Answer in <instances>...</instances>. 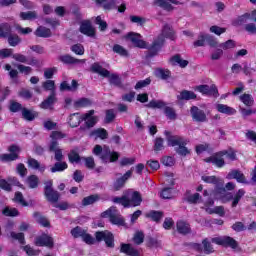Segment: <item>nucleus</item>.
<instances>
[{
	"label": "nucleus",
	"instance_id": "423d86ee",
	"mask_svg": "<svg viewBox=\"0 0 256 256\" xmlns=\"http://www.w3.org/2000/svg\"><path fill=\"white\" fill-rule=\"evenodd\" d=\"M212 243L222 245V247H230V249H239V242L231 236H220L212 238Z\"/></svg>",
	"mask_w": 256,
	"mask_h": 256
},
{
	"label": "nucleus",
	"instance_id": "6e6552de",
	"mask_svg": "<svg viewBox=\"0 0 256 256\" xmlns=\"http://www.w3.org/2000/svg\"><path fill=\"white\" fill-rule=\"evenodd\" d=\"M44 195L50 203H57L61 194L57 190L53 189V181L45 182Z\"/></svg>",
	"mask_w": 256,
	"mask_h": 256
},
{
	"label": "nucleus",
	"instance_id": "ddd939ff",
	"mask_svg": "<svg viewBox=\"0 0 256 256\" xmlns=\"http://www.w3.org/2000/svg\"><path fill=\"white\" fill-rule=\"evenodd\" d=\"M197 91L202 95H207L208 97H219V90L215 84L209 85H199L196 87Z\"/></svg>",
	"mask_w": 256,
	"mask_h": 256
},
{
	"label": "nucleus",
	"instance_id": "3c124183",
	"mask_svg": "<svg viewBox=\"0 0 256 256\" xmlns=\"http://www.w3.org/2000/svg\"><path fill=\"white\" fill-rule=\"evenodd\" d=\"M207 44L206 42V34L201 32L198 35V38L196 41L193 42V46L194 47H205V45Z\"/></svg>",
	"mask_w": 256,
	"mask_h": 256
},
{
	"label": "nucleus",
	"instance_id": "cd10ccee",
	"mask_svg": "<svg viewBox=\"0 0 256 256\" xmlns=\"http://www.w3.org/2000/svg\"><path fill=\"white\" fill-rule=\"evenodd\" d=\"M178 101H191L192 99H197V94L193 91L183 90L177 96Z\"/></svg>",
	"mask_w": 256,
	"mask_h": 256
},
{
	"label": "nucleus",
	"instance_id": "774afa93",
	"mask_svg": "<svg viewBox=\"0 0 256 256\" xmlns=\"http://www.w3.org/2000/svg\"><path fill=\"white\" fill-rule=\"evenodd\" d=\"M12 59H14V61H17L18 63H27V56L21 53L13 54L12 52Z\"/></svg>",
	"mask_w": 256,
	"mask_h": 256
},
{
	"label": "nucleus",
	"instance_id": "69168bd1",
	"mask_svg": "<svg viewBox=\"0 0 256 256\" xmlns=\"http://www.w3.org/2000/svg\"><path fill=\"white\" fill-rule=\"evenodd\" d=\"M116 114L115 110L109 109L106 110L105 123H112L115 120Z\"/></svg>",
	"mask_w": 256,
	"mask_h": 256
},
{
	"label": "nucleus",
	"instance_id": "bf43d9fd",
	"mask_svg": "<svg viewBox=\"0 0 256 256\" xmlns=\"http://www.w3.org/2000/svg\"><path fill=\"white\" fill-rule=\"evenodd\" d=\"M95 23L99 26L100 31H107L108 24L101 18V16L96 17Z\"/></svg>",
	"mask_w": 256,
	"mask_h": 256
},
{
	"label": "nucleus",
	"instance_id": "9b49d317",
	"mask_svg": "<svg viewBox=\"0 0 256 256\" xmlns=\"http://www.w3.org/2000/svg\"><path fill=\"white\" fill-rule=\"evenodd\" d=\"M190 114L192 117V121H195L196 123H207L209 121L205 111L197 106H192L190 108Z\"/></svg>",
	"mask_w": 256,
	"mask_h": 256
},
{
	"label": "nucleus",
	"instance_id": "de8ad7c7",
	"mask_svg": "<svg viewBox=\"0 0 256 256\" xmlns=\"http://www.w3.org/2000/svg\"><path fill=\"white\" fill-rule=\"evenodd\" d=\"M166 104L163 100H152L148 104H146V107L149 109H163Z\"/></svg>",
	"mask_w": 256,
	"mask_h": 256
},
{
	"label": "nucleus",
	"instance_id": "49530a36",
	"mask_svg": "<svg viewBox=\"0 0 256 256\" xmlns=\"http://www.w3.org/2000/svg\"><path fill=\"white\" fill-rule=\"evenodd\" d=\"M13 201L14 203H18L19 205H22V207H27L29 205V203H27V201L25 200L23 193L21 192H15Z\"/></svg>",
	"mask_w": 256,
	"mask_h": 256
},
{
	"label": "nucleus",
	"instance_id": "6ab92c4d",
	"mask_svg": "<svg viewBox=\"0 0 256 256\" xmlns=\"http://www.w3.org/2000/svg\"><path fill=\"white\" fill-rule=\"evenodd\" d=\"M80 33L86 35L87 37H95V28L91 24V21L86 20L81 23L79 28Z\"/></svg>",
	"mask_w": 256,
	"mask_h": 256
},
{
	"label": "nucleus",
	"instance_id": "412c9836",
	"mask_svg": "<svg viewBox=\"0 0 256 256\" xmlns=\"http://www.w3.org/2000/svg\"><path fill=\"white\" fill-rule=\"evenodd\" d=\"M57 102V94H50L46 99H44L40 104V109H53V105Z\"/></svg>",
	"mask_w": 256,
	"mask_h": 256
},
{
	"label": "nucleus",
	"instance_id": "a211bd4d",
	"mask_svg": "<svg viewBox=\"0 0 256 256\" xmlns=\"http://www.w3.org/2000/svg\"><path fill=\"white\" fill-rule=\"evenodd\" d=\"M171 3H173V5H183V2L177 0H154V5L161 7L164 11H173L174 7Z\"/></svg>",
	"mask_w": 256,
	"mask_h": 256
},
{
	"label": "nucleus",
	"instance_id": "2eb2a0df",
	"mask_svg": "<svg viewBox=\"0 0 256 256\" xmlns=\"http://www.w3.org/2000/svg\"><path fill=\"white\" fill-rule=\"evenodd\" d=\"M48 151L50 153H54L55 161H63L65 156H63V150L59 148V142L57 140H51Z\"/></svg>",
	"mask_w": 256,
	"mask_h": 256
},
{
	"label": "nucleus",
	"instance_id": "09e8293b",
	"mask_svg": "<svg viewBox=\"0 0 256 256\" xmlns=\"http://www.w3.org/2000/svg\"><path fill=\"white\" fill-rule=\"evenodd\" d=\"M112 51H114V53H117V55H120L121 57H129V52L127 51V49L119 44H115L112 48Z\"/></svg>",
	"mask_w": 256,
	"mask_h": 256
},
{
	"label": "nucleus",
	"instance_id": "ea45409f",
	"mask_svg": "<svg viewBox=\"0 0 256 256\" xmlns=\"http://www.w3.org/2000/svg\"><path fill=\"white\" fill-rule=\"evenodd\" d=\"M245 197V190L239 189L234 196H232L231 207L235 208L239 205V201Z\"/></svg>",
	"mask_w": 256,
	"mask_h": 256
},
{
	"label": "nucleus",
	"instance_id": "c9c22d12",
	"mask_svg": "<svg viewBox=\"0 0 256 256\" xmlns=\"http://www.w3.org/2000/svg\"><path fill=\"white\" fill-rule=\"evenodd\" d=\"M216 109L219 113H224L225 115H235L237 113L235 108H231L225 104H217Z\"/></svg>",
	"mask_w": 256,
	"mask_h": 256
},
{
	"label": "nucleus",
	"instance_id": "c03bdc74",
	"mask_svg": "<svg viewBox=\"0 0 256 256\" xmlns=\"http://www.w3.org/2000/svg\"><path fill=\"white\" fill-rule=\"evenodd\" d=\"M26 183L30 189H37L39 187V177H37V175H30Z\"/></svg>",
	"mask_w": 256,
	"mask_h": 256
},
{
	"label": "nucleus",
	"instance_id": "c85d7f7f",
	"mask_svg": "<svg viewBox=\"0 0 256 256\" xmlns=\"http://www.w3.org/2000/svg\"><path fill=\"white\" fill-rule=\"evenodd\" d=\"M164 216L165 214L162 211H156V210H151L146 214V217L148 219H151L155 223H161V219H163Z\"/></svg>",
	"mask_w": 256,
	"mask_h": 256
},
{
	"label": "nucleus",
	"instance_id": "c756f323",
	"mask_svg": "<svg viewBox=\"0 0 256 256\" xmlns=\"http://www.w3.org/2000/svg\"><path fill=\"white\" fill-rule=\"evenodd\" d=\"M34 35H36V37H42L44 39H47L49 37H51L52 32L51 29L44 27V26H39L36 31L34 32Z\"/></svg>",
	"mask_w": 256,
	"mask_h": 256
},
{
	"label": "nucleus",
	"instance_id": "e433bc0d",
	"mask_svg": "<svg viewBox=\"0 0 256 256\" xmlns=\"http://www.w3.org/2000/svg\"><path fill=\"white\" fill-rule=\"evenodd\" d=\"M33 217L36 219V222H38V224L41 225L42 227H51V223L49 222V219L41 215V213L35 212L33 214Z\"/></svg>",
	"mask_w": 256,
	"mask_h": 256
},
{
	"label": "nucleus",
	"instance_id": "0eeeda50",
	"mask_svg": "<svg viewBox=\"0 0 256 256\" xmlns=\"http://www.w3.org/2000/svg\"><path fill=\"white\" fill-rule=\"evenodd\" d=\"M96 241L98 243H101V241H105L106 246L110 249H113L115 247V236H113V233L109 231H97L95 233Z\"/></svg>",
	"mask_w": 256,
	"mask_h": 256
},
{
	"label": "nucleus",
	"instance_id": "39448f33",
	"mask_svg": "<svg viewBox=\"0 0 256 256\" xmlns=\"http://www.w3.org/2000/svg\"><path fill=\"white\" fill-rule=\"evenodd\" d=\"M163 45H165V38H163V35H158L150 46H146V49H148L147 57H157L159 51L163 49Z\"/></svg>",
	"mask_w": 256,
	"mask_h": 256
},
{
	"label": "nucleus",
	"instance_id": "473e14b6",
	"mask_svg": "<svg viewBox=\"0 0 256 256\" xmlns=\"http://www.w3.org/2000/svg\"><path fill=\"white\" fill-rule=\"evenodd\" d=\"M22 117L25 119V121H35L37 117H39V113L36 111H31L27 108L22 109Z\"/></svg>",
	"mask_w": 256,
	"mask_h": 256
},
{
	"label": "nucleus",
	"instance_id": "79ce46f5",
	"mask_svg": "<svg viewBox=\"0 0 256 256\" xmlns=\"http://www.w3.org/2000/svg\"><path fill=\"white\" fill-rule=\"evenodd\" d=\"M155 76L159 79H163L164 81H167L169 77H171V71L163 68H158L155 70Z\"/></svg>",
	"mask_w": 256,
	"mask_h": 256
},
{
	"label": "nucleus",
	"instance_id": "f8f14e48",
	"mask_svg": "<svg viewBox=\"0 0 256 256\" xmlns=\"http://www.w3.org/2000/svg\"><path fill=\"white\" fill-rule=\"evenodd\" d=\"M225 155H227V150L220 151L209 158H206V163H212L218 168L225 167Z\"/></svg>",
	"mask_w": 256,
	"mask_h": 256
},
{
	"label": "nucleus",
	"instance_id": "13d9d810",
	"mask_svg": "<svg viewBox=\"0 0 256 256\" xmlns=\"http://www.w3.org/2000/svg\"><path fill=\"white\" fill-rule=\"evenodd\" d=\"M240 101H242V103H244V105H246L247 107H252V105L254 103L253 97H251V95H249V94L241 95Z\"/></svg>",
	"mask_w": 256,
	"mask_h": 256
},
{
	"label": "nucleus",
	"instance_id": "a19ab883",
	"mask_svg": "<svg viewBox=\"0 0 256 256\" xmlns=\"http://www.w3.org/2000/svg\"><path fill=\"white\" fill-rule=\"evenodd\" d=\"M97 5H102L103 9L111 11L115 9V0H95Z\"/></svg>",
	"mask_w": 256,
	"mask_h": 256
},
{
	"label": "nucleus",
	"instance_id": "5701e85b",
	"mask_svg": "<svg viewBox=\"0 0 256 256\" xmlns=\"http://www.w3.org/2000/svg\"><path fill=\"white\" fill-rule=\"evenodd\" d=\"M176 229L180 235H189V233H191V225L183 220L176 222Z\"/></svg>",
	"mask_w": 256,
	"mask_h": 256
},
{
	"label": "nucleus",
	"instance_id": "4be33fe9",
	"mask_svg": "<svg viewBox=\"0 0 256 256\" xmlns=\"http://www.w3.org/2000/svg\"><path fill=\"white\" fill-rule=\"evenodd\" d=\"M226 178L229 180L236 179L238 183H248L247 180L245 179V174H243V172L237 169L231 170L227 174Z\"/></svg>",
	"mask_w": 256,
	"mask_h": 256
},
{
	"label": "nucleus",
	"instance_id": "0e129e2a",
	"mask_svg": "<svg viewBox=\"0 0 256 256\" xmlns=\"http://www.w3.org/2000/svg\"><path fill=\"white\" fill-rule=\"evenodd\" d=\"M163 138L158 137L154 141V151L157 153L159 151H163L164 146H163Z\"/></svg>",
	"mask_w": 256,
	"mask_h": 256
},
{
	"label": "nucleus",
	"instance_id": "a18cd8bd",
	"mask_svg": "<svg viewBox=\"0 0 256 256\" xmlns=\"http://www.w3.org/2000/svg\"><path fill=\"white\" fill-rule=\"evenodd\" d=\"M20 19H22V21H33V19H37V12L36 11L21 12Z\"/></svg>",
	"mask_w": 256,
	"mask_h": 256
},
{
	"label": "nucleus",
	"instance_id": "e2e57ef3",
	"mask_svg": "<svg viewBox=\"0 0 256 256\" xmlns=\"http://www.w3.org/2000/svg\"><path fill=\"white\" fill-rule=\"evenodd\" d=\"M160 197L162 199H173L172 188H164L160 193Z\"/></svg>",
	"mask_w": 256,
	"mask_h": 256
},
{
	"label": "nucleus",
	"instance_id": "72a5a7b5",
	"mask_svg": "<svg viewBox=\"0 0 256 256\" xmlns=\"http://www.w3.org/2000/svg\"><path fill=\"white\" fill-rule=\"evenodd\" d=\"M81 159H83V158H81V156L79 155V150L78 149H72L68 153V161H69V163L79 164V163H81Z\"/></svg>",
	"mask_w": 256,
	"mask_h": 256
},
{
	"label": "nucleus",
	"instance_id": "a878e982",
	"mask_svg": "<svg viewBox=\"0 0 256 256\" xmlns=\"http://www.w3.org/2000/svg\"><path fill=\"white\" fill-rule=\"evenodd\" d=\"M163 39H171L172 41L175 40V31H173V28L169 26V24H165L162 28L161 34Z\"/></svg>",
	"mask_w": 256,
	"mask_h": 256
},
{
	"label": "nucleus",
	"instance_id": "aec40b11",
	"mask_svg": "<svg viewBox=\"0 0 256 256\" xmlns=\"http://www.w3.org/2000/svg\"><path fill=\"white\" fill-rule=\"evenodd\" d=\"M93 115H95V110H89L88 113L82 116L83 121H86V126L88 127V129H91V127H95V125L99 121V118Z\"/></svg>",
	"mask_w": 256,
	"mask_h": 256
},
{
	"label": "nucleus",
	"instance_id": "37998d69",
	"mask_svg": "<svg viewBox=\"0 0 256 256\" xmlns=\"http://www.w3.org/2000/svg\"><path fill=\"white\" fill-rule=\"evenodd\" d=\"M28 166L31 167V169L40 171L41 173L45 171V165H41L35 158L28 159Z\"/></svg>",
	"mask_w": 256,
	"mask_h": 256
},
{
	"label": "nucleus",
	"instance_id": "052dcab7",
	"mask_svg": "<svg viewBox=\"0 0 256 256\" xmlns=\"http://www.w3.org/2000/svg\"><path fill=\"white\" fill-rule=\"evenodd\" d=\"M202 181H204V183H210L212 185H217L219 183V178H217L216 176H207L204 175L201 177Z\"/></svg>",
	"mask_w": 256,
	"mask_h": 256
},
{
	"label": "nucleus",
	"instance_id": "338daca9",
	"mask_svg": "<svg viewBox=\"0 0 256 256\" xmlns=\"http://www.w3.org/2000/svg\"><path fill=\"white\" fill-rule=\"evenodd\" d=\"M206 43L209 47H217L219 45L217 39L211 36V34H206Z\"/></svg>",
	"mask_w": 256,
	"mask_h": 256
},
{
	"label": "nucleus",
	"instance_id": "2f4dec72",
	"mask_svg": "<svg viewBox=\"0 0 256 256\" xmlns=\"http://www.w3.org/2000/svg\"><path fill=\"white\" fill-rule=\"evenodd\" d=\"M170 63L173 66L179 65L182 69H185L187 65H189V61L183 60L180 55H175L172 58H170Z\"/></svg>",
	"mask_w": 256,
	"mask_h": 256
},
{
	"label": "nucleus",
	"instance_id": "4468645a",
	"mask_svg": "<svg viewBox=\"0 0 256 256\" xmlns=\"http://www.w3.org/2000/svg\"><path fill=\"white\" fill-rule=\"evenodd\" d=\"M127 39L131 41L134 47H138L139 49H147V42L142 39L141 34L130 32L127 34Z\"/></svg>",
	"mask_w": 256,
	"mask_h": 256
},
{
	"label": "nucleus",
	"instance_id": "603ef678",
	"mask_svg": "<svg viewBox=\"0 0 256 256\" xmlns=\"http://www.w3.org/2000/svg\"><path fill=\"white\" fill-rule=\"evenodd\" d=\"M164 113L168 119L171 121H175L177 119V113L175 112V109L169 106H165Z\"/></svg>",
	"mask_w": 256,
	"mask_h": 256
},
{
	"label": "nucleus",
	"instance_id": "7ed1b4c3",
	"mask_svg": "<svg viewBox=\"0 0 256 256\" xmlns=\"http://www.w3.org/2000/svg\"><path fill=\"white\" fill-rule=\"evenodd\" d=\"M91 71L93 73H98L102 77H108L110 85H114V87H121V77L118 74H111L109 70L103 68L99 63H94L91 66Z\"/></svg>",
	"mask_w": 256,
	"mask_h": 256
},
{
	"label": "nucleus",
	"instance_id": "f3484780",
	"mask_svg": "<svg viewBox=\"0 0 256 256\" xmlns=\"http://www.w3.org/2000/svg\"><path fill=\"white\" fill-rule=\"evenodd\" d=\"M134 169L135 168L132 167L123 176H121L120 178H118L114 182V189H115V191H119L120 189H123V187H125V183H127V180L131 179V175H133V170Z\"/></svg>",
	"mask_w": 256,
	"mask_h": 256
},
{
	"label": "nucleus",
	"instance_id": "7c9ffc66",
	"mask_svg": "<svg viewBox=\"0 0 256 256\" xmlns=\"http://www.w3.org/2000/svg\"><path fill=\"white\" fill-rule=\"evenodd\" d=\"M42 89L44 91H50V95H57V86L53 80H46L42 83Z\"/></svg>",
	"mask_w": 256,
	"mask_h": 256
},
{
	"label": "nucleus",
	"instance_id": "58836bf2",
	"mask_svg": "<svg viewBox=\"0 0 256 256\" xmlns=\"http://www.w3.org/2000/svg\"><path fill=\"white\" fill-rule=\"evenodd\" d=\"M82 121L83 116H81L79 113H73L70 115L69 125L70 127H79Z\"/></svg>",
	"mask_w": 256,
	"mask_h": 256
},
{
	"label": "nucleus",
	"instance_id": "f704fd0d",
	"mask_svg": "<svg viewBox=\"0 0 256 256\" xmlns=\"http://www.w3.org/2000/svg\"><path fill=\"white\" fill-rule=\"evenodd\" d=\"M100 200H101V196H99V194L90 195L82 199V206L87 207L89 205H93L97 203V201H100Z\"/></svg>",
	"mask_w": 256,
	"mask_h": 256
},
{
	"label": "nucleus",
	"instance_id": "f03ea898",
	"mask_svg": "<svg viewBox=\"0 0 256 256\" xmlns=\"http://www.w3.org/2000/svg\"><path fill=\"white\" fill-rule=\"evenodd\" d=\"M93 155L99 157L102 163H115L119 159V154L117 152H111V148L109 146L104 145H96L93 148Z\"/></svg>",
	"mask_w": 256,
	"mask_h": 256
},
{
	"label": "nucleus",
	"instance_id": "bb28decb",
	"mask_svg": "<svg viewBox=\"0 0 256 256\" xmlns=\"http://www.w3.org/2000/svg\"><path fill=\"white\" fill-rule=\"evenodd\" d=\"M69 165L67 162L61 160L54 163V165L50 168L51 173H63L65 169H67Z\"/></svg>",
	"mask_w": 256,
	"mask_h": 256
},
{
	"label": "nucleus",
	"instance_id": "864d4df0",
	"mask_svg": "<svg viewBox=\"0 0 256 256\" xmlns=\"http://www.w3.org/2000/svg\"><path fill=\"white\" fill-rule=\"evenodd\" d=\"M2 213L6 217H17V215H19V210H17V208L5 207Z\"/></svg>",
	"mask_w": 256,
	"mask_h": 256
},
{
	"label": "nucleus",
	"instance_id": "393cba45",
	"mask_svg": "<svg viewBox=\"0 0 256 256\" xmlns=\"http://www.w3.org/2000/svg\"><path fill=\"white\" fill-rule=\"evenodd\" d=\"M120 253H125L130 256H139V250L135 249L131 244L121 243Z\"/></svg>",
	"mask_w": 256,
	"mask_h": 256
},
{
	"label": "nucleus",
	"instance_id": "20e7f679",
	"mask_svg": "<svg viewBox=\"0 0 256 256\" xmlns=\"http://www.w3.org/2000/svg\"><path fill=\"white\" fill-rule=\"evenodd\" d=\"M101 217H109L112 225H125V219H123V216H121V213L115 206H112L102 212Z\"/></svg>",
	"mask_w": 256,
	"mask_h": 256
},
{
	"label": "nucleus",
	"instance_id": "9d476101",
	"mask_svg": "<svg viewBox=\"0 0 256 256\" xmlns=\"http://www.w3.org/2000/svg\"><path fill=\"white\" fill-rule=\"evenodd\" d=\"M143 203L141 193L134 191L126 194V209L129 207H139Z\"/></svg>",
	"mask_w": 256,
	"mask_h": 256
},
{
	"label": "nucleus",
	"instance_id": "f257e3e1",
	"mask_svg": "<svg viewBox=\"0 0 256 256\" xmlns=\"http://www.w3.org/2000/svg\"><path fill=\"white\" fill-rule=\"evenodd\" d=\"M164 135L166 137V141L168 143V147H175V152L181 157H187L191 153L189 148L186 145L189 143V139L179 136L173 135V133L165 130Z\"/></svg>",
	"mask_w": 256,
	"mask_h": 256
},
{
	"label": "nucleus",
	"instance_id": "b1692460",
	"mask_svg": "<svg viewBox=\"0 0 256 256\" xmlns=\"http://www.w3.org/2000/svg\"><path fill=\"white\" fill-rule=\"evenodd\" d=\"M58 61L64 63V65H77L78 63H83V60H79L69 54L58 56Z\"/></svg>",
	"mask_w": 256,
	"mask_h": 256
},
{
	"label": "nucleus",
	"instance_id": "6e6d98bb",
	"mask_svg": "<svg viewBox=\"0 0 256 256\" xmlns=\"http://www.w3.org/2000/svg\"><path fill=\"white\" fill-rule=\"evenodd\" d=\"M93 105V102L88 98H81L74 103L75 107H89Z\"/></svg>",
	"mask_w": 256,
	"mask_h": 256
},
{
	"label": "nucleus",
	"instance_id": "dca6fc26",
	"mask_svg": "<svg viewBox=\"0 0 256 256\" xmlns=\"http://www.w3.org/2000/svg\"><path fill=\"white\" fill-rule=\"evenodd\" d=\"M35 245H37V247H49V249H53V238L47 234H43L42 236L36 237Z\"/></svg>",
	"mask_w": 256,
	"mask_h": 256
},
{
	"label": "nucleus",
	"instance_id": "4d7b16f0",
	"mask_svg": "<svg viewBox=\"0 0 256 256\" xmlns=\"http://www.w3.org/2000/svg\"><path fill=\"white\" fill-rule=\"evenodd\" d=\"M8 43L11 47H17L21 43V38L17 34H11L8 38Z\"/></svg>",
	"mask_w": 256,
	"mask_h": 256
},
{
	"label": "nucleus",
	"instance_id": "4c0bfd02",
	"mask_svg": "<svg viewBox=\"0 0 256 256\" xmlns=\"http://www.w3.org/2000/svg\"><path fill=\"white\" fill-rule=\"evenodd\" d=\"M11 35V25L8 23L0 24V38L1 39H8Z\"/></svg>",
	"mask_w": 256,
	"mask_h": 256
},
{
	"label": "nucleus",
	"instance_id": "1a4fd4ad",
	"mask_svg": "<svg viewBox=\"0 0 256 256\" xmlns=\"http://www.w3.org/2000/svg\"><path fill=\"white\" fill-rule=\"evenodd\" d=\"M8 151L9 154L0 155V161L5 163H9L11 161H17L19 159V153H21V148L15 144L9 146Z\"/></svg>",
	"mask_w": 256,
	"mask_h": 256
},
{
	"label": "nucleus",
	"instance_id": "5fc2aeb1",
	"mask_svg": "<svg viewBox=\"0 0 256 256\" xmlns=\"http://www.w3.org/2000/svg\"><path fill=\"white\" fill-rule=\"evenodd\" d=\"M23 105L19 102L12 101L9 106V111L11 113H19V111L23 112Z\"/></svg>",
	"mask_w": 256,
	"mask_h": 256
},
{
	"label": "nucleus",
	"instance_id": "680f3d73",
	"mask_svg": "<svg viewBox=\"0 0 256 256\" xmlns=\"http://www.w3.org/2000/svg\"><path fill=\"white\" fill-rule=\"evenodd\" d=\"M18 71L20 73H24V75H30V73H32L33 68H31V66H25L23 64H17L16 65Z\"/></svg>",
	"mask_w": 256,
	"mask_h": 256
},
{
	"label": "nucleus",
	"instance_id": "8fccbe9b",
	"mask_svg": "<svg viewBox=\"0 0 256 256\" xmlns=\"http://www.w3.org/2000/svg\"><path fill=\"white\" fill-rule=\"evenodd\" d=\"M87 233V230L76 226L71 230V235L74 237V239H79V237H84V235Z\"/></svg>",
	"mask_w": 256,
	"mask_h": 256
}]
</instances>
